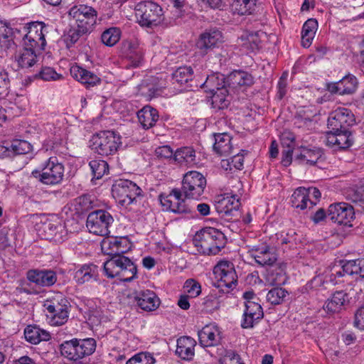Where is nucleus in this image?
<instances>
[{
	"label": "nucleus",
	"instance_id": "f257e3e1",
	"mask_svg": "<svg viewBox=\"0 0 364 364\" xmlns=\"http://www.w3.org/2000/svg\"><path fill=\"white\" fill-rule=\"evenodd\" d=\"M132 243L128 237L115 236V267L119 270L115 272V277L121 282H131L136 274L134 263L123 254L129 252Z\"/></svg>",
	"mask_w": 364,
	"mask_h": 364
},
{
	"label": "nucleus",
	"instance_id": "f03ea898",
	"mask_svg": "<svg viewBox=\"0 0 364 364\" xmlns=\"http://www.w3.org/2000/svg\"><path fill=\"white\" fill-rule=\"evenodd\" d=\"M193 242L199 253L203 255H216L226 243L225 235L214 228H205L198 232Z\"/></svg>",
	"mask_w": 364,
	"mask_h": 364
},
{
	"label": "nucleus",
	"instance_id": "7ed1b4c3",
	"mask_svg": "<svg viewBox=\"0 0 364 364\" xmlns=\"http://www.w3.org/2000/svg\"><path fill=\"white\" fill-rule=\"evenodd\" d=\"M96 349V341L93 338H73L63 341L60 346L61 355L65 358L77 361L92 355Z\"/></svg>",
	"mask_w": 364,
	"mask_h": 364
},
{
	"label": "nucleus",
	"instance_id": "20e7f679",
	"mask_svg": "<svg viewBox=\"0 0 364 364\" xmlns=\"http://www.w3.org/2000/svg\"><path fill=\"white\" fill-rule=\"evenodd\" d=\"M65 168L55 156L50 157L43 164L41 171L33 170L31 176L47 186H55L62 183Z\"/></svg>",
	"mask_w": 364,
	"mask_h": 364
},
{
	"label": "nucleus",
	"instance_id": "39448f33",
	"mask_svg": "<svg viewBox=\"0 0 364 364\" xmlns=\"http://www.w3.org/2000/svg\"><path fill=\"white\" fill-rule=\"evenodd\" d=\"M137 21L141 26L152 28L164 20L162 8L151 1L139 2L135 6Z\"/></svg>",
	"mask_w": 364,
	"mask_h": 364
},
{
	"label": "nucleus",
	"instance_id": "423d86ee",
	"mask_svg": "<svg viewBox=\"0 0 364 364\" xmlns=\"http://www.w3.org/2000/svg\"><path fill=\"white\" fill-rule=\"evenodd\" d=\"M49 26L43 22H32L27 28V33L23 38V48L41 53L46 46V35Z\"/></svg>",
	"mask_w": 364,
	"mask_h": 364
},
{
	"label": "nucleus",
	"instance_id": "0eeeda50",
	"mask_svg": "<svg viewBox=\"0 0 364 364\" xmlns=\"http://www.w3.org/2000/svg\"><path fill=\"white\" fill-rule=\"evenodd\" d=\"M213 274L217 280V287L226 288V291L234 289L237 284V275L232 262L221 260L214 267Z\"/></svg>",
	"mask_w": 364,
	"mask_h": 364
},
{
	"label": "nucleus",
	"instance_id": "6e6552de",
	"mask_svg": "<svg viewBox=\"0 0 364 364\" xmlns=\"http://www.w3.org/2000/svg\"><path fill=\"white\" fill-rule=\"evenodd\" d=\"M68 301L61 294L45 301L43 306L50 314V323L52 326H62L68 321Z\"/></svg>",
	"mask_w": 364,
	"mask_h": 364
},
{
	"label": "nucleus",
	"instance_id": "1a4fd4ad",
	"mask_svg": "<svg viewBox=\"0 0 364 364\" xmlns=\"http://www.w3.org/2000/svg\"><path fill=\"white\" fill-rule=\"evenodd\" d=\"M68 16L75 21V24L90 33L96 24L97 12L92 6L80 4L72 6Z\"/></svg>",
	"mask_w": 364,
	"mask_h": 364
},
{
	"label": "nucleus",
	"instance_id": "9d476101",
	"mask_svg": "<svg viewBox=\"0 0 364 364\" xmlns=\"http://www.w3.org/2000/svg\"><path fill=\"white\" fill-rule=\"evenodd\" d=\"M206 186V179L198 171L186 173L182 181L181 192L187 198L198 199L203 193Z\"/></svg>",
	"mask_w": 364,
	"mask_h": 364
},
{
	"label": "nucleus",
	"instance_id": "9b49d317",
	"mask_svg": "<svg viewBox=\"0 0 364 364\" xmlns=\"http://www.w3.org/2000/svg\"><path fill=\"white\" fill-rule=\"evenodd\" d=\"M115 200L121 206L127 207L134 202L136 197L141 196V188L129 180L115 179Z\"/></svg>",
	"mask_w": 364,
	"mask_h": 364
},
{
	"label": "nucleus",
	"instance_id": "f8f14e48",
	"mask_svg": "<svg viewBox=\"0 0 364 364\" xmlns=\"http://www.w3.org/2000/svg\"><path fill=\"white\" fill-rule=\"evenodd\" d=\"M180 189L173 188L168 195L161 194L159 200L164 209L176 214H187L192 212L191 208L183 199Z\"/></svg>",
	"mask_w": 364,
	"mask_h": 364
},
{
	"label": "nucleus",
	"instance_id": "ddd939ff",
	"mask_svg": "<svg viewBox=\"0 0 364 364\" xmlns=\"http://www.w3.org/2000/svg\"><path fill=\"white\" fill-rule=\"evenodd\" d=\"M112 217L105 211L99 210L90 213L87 218L86 225L89 231L95 235L105 236L110 233L108 227Z\"/></svg>",
	"mask_w": 364,
	"mask_h": 364
},
{
	"label": "nucleus",
	"instance_id": "4468645a",
	"mask_svg": "<svg viewBox=\"0 0 364 364\" xmlns=\"http://www.w3.org/2000/svg\"><path fill=\"white\" fill-rule=\"evenodd\" d=\"M355 213L353 208L346 203H337L329 205L327 216L333 223L350 225Z\"/></svg>",
	"mask_w": 364,
	"mask_h": 364
},
{
	"label": "nucleus",
	"instance_id": "2eb2a0df",
	"mask_svg": "<svg viewBox=\"0 0 364 364\" xmlns=\"http://www.w3.org/2000/svg\"><path fill=\"white\" fill-rule=\"evenodd\" d=\"M118 49L119 56L127 59L131 66L137 67L141 63L144 51L136 41L124 40Z\"/></svg>",
	"mask_w": 364,
	"mask_h": 364
},
{
	"label": "nucleus",
	"instance_id": "dca6fc26",
	"mask_svg": "<svg viewBox=\"0 0 364 364\" xmlns=\"http://www.w3.org/2000/svg\"><path fill=\"white\" fill-rule=\"evenodd\" d=\"M355 122L354 115L346 108H338L328 119V127L336 132L348 130Z\"/></svg>",
	"mask_w": 364,
	"mask_h": 364
},
{
	"label": "nucleus",
	"instance_id": "f3484780",
	"mask_svg": "<svg viewBox=\"0 0 364 364\" xmlns=\"http://www.w3.org/2000/svg\"><path fill=\"white\" fill-rule=\"evenodd\" d=\"M223 42L222 32L218 28H210L200 35L196 43V47L201 53L206 54L209 50L218 47Z\"/></svg>",
	"mask_w": 364,
	"mask_h": 364
},
{
	"label": "nucleus",
	"instance_id": "a211bd4d",
	"mask_svg": "<svg viewBox=\"0 0 364 364\" xmlns=\"http://www.w3.org/2000/svg\"><path fill=\"white\" fill-rule=\"evenodd\" d=\"M90 143L91 149L99 154H112L114 147V131H105L94 135Z\"/></svg>",
	"mask_w": 364,
	"mask_h": 364
},
{
	"label": "nucleus",
	"instance_id": "6ab92c4d",
	"mask_svg": "<svg viewBox=\"0 0 364 364\" xmlns=\"http://www.w3.org/2000/svg\"><path fill=\"white\" fill-rule=\"evenodd\" d=\"M249 254L257 264L262 266L271 267L277 259L274 248L265 244L252 246L249 250Z\"/></svg>",
	"mask_w": 364,
	"mask_h": 364
},
{
	"label": "nucleus",
	"instance_id": "aec40b11",
	"mask_svg": "<svg viewBox=\"0 0 364 364\" xmlns=\"http://www.w3.org/2000/svg\"><path fill=\"white\" fill-rule=\"evenodd\" d=\"M240 205V198L237 195L224 193L215 197V210L220 214L230 215L233 210L238 209Z\"/></svg>",
	"mask_w": 364,
	"mask_h": 364
},
{
	"label": "nucleus",
	"instance_id": "412c9836",
	"mask_svg": "<svg viewBox=\"0 0 364 364\" xmlns=\"http://www.w3.org/2000/svg\"><path fill=\"white\" fill-rule=\"evenodd\" d=\"M27 279L36 285L49 287L57 282V274L50 269H31L27 272Z\"/></svg>",
	"mask_w": 364,
	"mask_h": 364
},
{
	"label": "nucleus",
	"instance_id": "4be33fe9",
	"mask_svg": "<svg viewBox=\"0 0 364 364\" xmlns=\"http://www.w3.org/2000/svg\"><path fill=\"white\" fill-rule=\"evenodd\" d=\"M199 343L203 347L218 345L222 336L219 328L215 325H206L198 333Z\"/></svg>",
	"mask_w": 364,
	"mask_h": 364
},
{
	"label": "nucleus",
	"instance_id": "5701e85b",
	"mask_svg": "<svg viewBox=\"0 0 364 364\" xmlns=\"http://www.w3.org/2000/svg\"><path fill=\"white\" fill-rule=\"evenodd\" d=\"M70 73L74 79L87 88L94 87L101 82L100 78L96 74L77 65H73L70 69Z\"/></svg>",
	"mask_w": 364,
	"mask_h": 364
},
{
	"label": "nucleus",
	"instance_id": "b1692460",
	"mask_svg": "<svg viewBox=\"0 0 364 364\" xmlns=\"http://www.w3.org/2000/svg\"><path fill=\"white\" fill-rule=\"evenodd\" d=\"M348 301V294L346 292L343 290L337 291L326 301L323 309L328 314L338 313Z\"/></svg>",
	"mask_w": 364,
	"mask_h": 364
},
{
	"label": "nucleus",
	"instance_id": "393cba45",
	"mask_svg": "<svg viewBox=\"0 0 364 364\" xmlns=\"http://www.w3.org/2000/svg\"><path fill=\"white\" fill-rule=\"evenodd\" d=\"M196 341L190 336H182L177 340L176 354L183 360H191L195 355Z\"/></svg>",
	"mask_w": 364,
	"mask_h": 364
},
{
	"label": "nucleus",
	"instance_id": "a878e982",
	"mask_svg": "<svg viewBox=\"0 0 364 364\" xmlns=\"http://www.w3.org/2000/svg\"><path fill=\"white\" fill-rule=\"evenodd\" d=\"M137 305L144 311H152L156 310L160 304L156 294L149 290L140 291L135 297Z\"/></svg>",
	"mask_w": 364,
	"mask_h": 364
},
{
	"label": "nucleus",
	"instance_id": "bb28decb",
	"mask_svg": "<svg viewBox=\"0 0 364 364\" xmlns=\"http://www.w3.org/2000/svg\"><path fill=\"white\" fill-rule=\"evenodd\" d=\"M173 161L180 166H193L197 164L195 149L191 146H183L176 150Z\"/></svg>",
	"mask_w": 364,
	"mask_h": 364
},
{
	"label": "nucleus",
	"instance_id": "cd10ccee",
	"mask_svg": "<svg viewBox=\"0 0 364 364\" xmlns=\"http://www.w3.org/2000/svg\"><path fill=\"white\" fill-rule=\"evenodd\" d=\"M228 86L232 88L240 87H250L254 82L253 76L245 71L235 70L232 72L227 78Z\"/></svg>",
	"mask_w": 364,
	"mask_h": 364
},
{
	"label": "nucleus",
	"instance_id": "c85d7f7f",
	"mask_svg": "<svg viewBox=\"0 0 364 364\" xmlns=\"http://www.w3.org/2000/svg\"><path fill=\"white\" fill-rule=\"evenodd\" d=\"M343 271L348 275L358 274L359 277L356 279V284L360 287L364 282V258L346 261L343 264ZM363 291L364 289L360 288V291Z\"/></svg>",
	"mask_w": 364,
	"mask_h": 364
},
{
	"label": "nucleus",
	"instance_id": "c756f323",
	"mask_svg": "<svg viewBox=\"0 0 364 364\" xmlns=\"http://www.w3.org/2000/svg\"><path fill=\"white\" fill-rule=\"evenodd\" d=\"M99 268L97 265L90 263L85 264L75 273V279L79 284L90 281H96L99 275Z\"/></svg>",
	"mask_w": 364,
	"mask_h": 364
},
{
	"label": "nucleus",
	"instance_id": "7c9ffc66",
	"mask_svg": "<svg viewBox=\"0 0 364 364\" xmlns=\"http://www.w3.org/2000/svg\"><path fill=\"white\" fill-rule=\"evenodd\" d=\"M136 114L139 123L145 129L153 127L159 117L158 111L149 105L144 106Z\"/></svg>",
	"mask_w": 364,
	"mask_h": 364
},
{
	"label": "nucleus",
	"instance_id": "2f4dec72",
	"mask_svg": "<svg viewBox=\"0 0 364 364\" xmlns=\"http://www.w3.org/2000/svg\"><path fill=\"white\" fill-rule=\"evenodd\" d=\"M309 191L304 187H299L296 188L291 197V205L300 210H304L307 208H312L316 203L311 201L309 199Z\"/></svg>",
	"mask_w": 364,
	"mask_h": 364
},
{
	"label": "nucleus",
	"instance_id": "473e14b6",
	"mask_svg": "<svg viewBox=\"0 0 364 364\" xmlns=\"http://www.w3.org/2000/svg\"><path fill=\"white\" fill-rule=\"evenodd\" d=\"M213 151L220 156L228 155L232 151V137L226 132L214 134Z\"/></svg>",
	"mask_w": 364,
	"mask_h": 364
},
{
	"label": "nucleus",
	"instance_id": "72a5a7b5",
	"mask_svg": "<svg viewBox=\"0 0 364 364\" xmlns=\"http://www.w3.org/2000/svg\"><path fill=\"white\" fill-rule=\"evenodd\" d=\"M200 87L205 90L206 92L214 94L220 91V89L226 88V82L224 75L220 73H214L208 75L205 81L200 85Z\"/></svg>",
	"mask_w": 364,
	"mask_h": 364
},
{
	"label": "nucleus",
	"instance_id": "f704fd0d",
	"mask_svg": "<svg viewBox=\"0 0 364 364\" xmlns=\"http://www.w3.org/2000/svg\"><path fill=\"white\" fill-rule=\"evenodd\" d=\"M24 336L28 342L34 345L41 341H49L50 338L49 332L36 326H28L24 330Z\"/></svg>",
	"mask_w": 364,
	"mask_h": 364
},
{
	"label": "nucleus",
	"instance_id": "c9c22d12",
	"mask_svg": "<svg viewBox=\"0 0 364 364\" xmlns=\"http://www.w3.org/2000/svg\"><path fill=\"white\" fill-rule=\"evenodd\" d=\"M266 280L272 286L284 284L287 280L284 268L282 265H272L267 269Z\"/></svg>",
	"mask_w": 364,
	"mask_h": 364
},
{
	"label": "nucleus",
	"instance_id": "e433bc0d",
	"mask_svg": "<svg viewBox=\"0 0 364 364\" xmlns=\"http://www.w3.org/2000/svg\"><path fill=\"white\" fill-rule=\"evenodd\" d=\"M318 28V22L314 18L308 19L303 25L301 31V45L304 48H309Z\"/></svg>",
	"mask_w": 364,
	"mask_h": 364
},
{
	"label": "nucleus",
	"instance_id": "4c0bfd02",
	"mask_svg": "<svg viewBox=\"0 0 364 364\" xmlns=\"http://www.w3.org/2000/svg\"><path fill=\"white\" fill-rule=\"evenodd\" d=\"M39 54L33 50L23 48L16 56V59L21 68H31L36 63L37 56Z\"/></svg>",
	"mask_w": 364,
	"mask_h": 364
},
{
	"label": "nucleus",
	"instance_id": "58836bf2",
	"mask_svg": "<svg viewBox=\"0 0 364 364\" xmlns=\"http://www.w3.org/2000/svg\"><path fill=\"white\" fill-rule=\"evenodd\" d=\"M241 46L247 50L254 52L259 48L261 43L259 37V32L250 33L242 35L240 37Z\"/></svg>",
	"mask_w": 364,
	"mask_h": 364
},
{
	"label": "nucleus",
	"instance_id": "ea45409f",
	"mask_svg": "<svg viewBox=\"0 0 364 364\" xmlns=\"http://www.w3.org/2000/svg\"><path fill=\"white\" fill-rule=\"evenodd\" d=\"M321 156L318 150L302 148L300 154L296 156V160L299 161L301 163L314 165Z\"/></svg>",
	"mask_w": 364,
	"mask_h": 364
},
{
	"label": "nucleus",
	"instance_id": "a19ab883",
	"mask_svg": "<svg viewBox=\"0 0 364 364\" xmlns=\"http://www.w3.org/2000/svg\"><path fill=\"white\" fill-rule=\"evenodd\" d=\"M193 75V71L191 67H180L172 74V80L173 83L183 85L192 80Z\"/></svg>",
	"mask_w": 364,
	"mask_h": 364
},
{
	"label": "nucleus",
	"instance_id": "79ce46f5",
	"mask_svg": "<svg viewBox=\"0 0 364 364\" xmlns=\"http://www.w3.org/2000/svg\"><path fill=\"white\" fill-rule=\"evenodd\" d=\"M338 83L341 95H350L356 90L357 79L355 76L348 75L339 80Z\"/></svg>",
	"mask_w": 364,
	"mask_h": 364
},
{
	"label": "nucleus",
	"instance_id": "37998d69",
	"mask_svg": "<svg viewBox=\"0 0 364 364\" xmlns=\"http://www.w3.org/2000/svg\"><path fill=\"white\" fill-rule=\"evenodd\" d=\"M87 33H90L80 26L76 24L72 26L64 36L67 46L69 47L74 45L82 36Z\"/></svg>",
	"mask_w": 364,
	"mask_h": 364
},
{
	"label": "nucleus",
	"instance_id": "c03bdc74",
	"mask_svg": "<svg viewBox=\"0 0 364 364\" xmlns=\"http://www.w3.org/2000/svg\"><path fill=\"white\" fill-rule=\"evenodd\" d=\"M288 296V292L282 287H274L270 289L267 294V300L271 304L277 305L283 303L286 297Z\"/></svg>",
	"mask_w": 364,
	"mask_h": 364
},
{
	"label": "nucleus",
	"instance_id": "a18cd8bd",
	"mask_svg": "<svg viewBox=\"0 0 364 364\" xmlns=\"http://www.w3.org/2000/svg\"><path fill=\"white\" fill-rule=\"evenodd\" d=\"M242 153H238L235 154L232 157L228 160H223L222 166L226 170L229 169L232 171L233 168L236 170H241L243 168L244 164V154L247 153V151L242 150Z\"/></svg>",
	"mask_w": 364,
	"mask_h": 364
},
{
	"label": "nucleus",
	"instance_id": "49530a36",
	"mask_svg": "<svg viewBox=\"0 0 364 364\" xmlns=\"http://www.w3.org/2000/svg\"><path fill=\"white\" fill-rule=\"evenodd\" d=\"M90 166L92 169L93 178L96 179L101 178L109 170V166L105 161L94 160L90 162Z\"/></svg>",
	"mask_w": 364,
	"mask_h": 364
},
{
	"label": "nucleus",
	"instance_id": "de8ad7c7",
	"mask_svg": "<svg viewBox=\"0 0 364 364\" xmlns=\"http://www.w3.org/2000/svg\"><path fill=\"white\" fill-rule=\"evenodd\" d=\"M11 150H12L13 156L15 155L26 154L29 153L32 146L29 142L21 139H14L11 143Z\"/></svg>",
	"mask_w": 364,
	"mask_h": 364
},
{
	"label": "nucleus",
	"instance_id": "09e8293b",
	"mask_svg": "<svg viewBox=\"0 0 364 364\" xmlns=\"http://www.w3.org/2000/svg\"><path fill=\"white\" fill-rule=\"evenodd\" d=\"M10 29L0 23V50H6L14 44Z\"/></svg>",
	"mask_w": 364,
	"mask_h": 364
},
{
	"label": "nucleus",
	"instance_id": "8fccbe9b",
	"mask_svg": "<svg viewBox=\"0 0 364 364\" xmlns=\"http://www.w3.org/2000/svg\"><path fill=\"white\" fill-rule=\"evenodd\" d=\"M228 90L227 88L220 89L212 95V105L215 108L223 109L228 105V100L226 99Z\"/></svg>",
	"mask_w": 364,
	"mask_h": 364
},
{
	"label": "nucleus",
	"instance_id": "3c124183",
	"mask_svg": "<svg viewBox=\"0 0 364 364\" xmlns=\"http://www.w3.org/2000/svg\"><path fill=\"white\" fill-rule=\"evenodd\" d=\"M256 6V0H237L235 9L240 15L250 14Z\"/></svg>",
	"mask_w": 364,
	"mask_h": 364
},
{
	"label": "nucleus",
	"instance_id": "603ef678",
	"mask_svg": "<svg viewBox=\"0 0 364 364\" xmlns=\"http://www.w3.org/2000/svg\"><path fill=\"white\" fill-rule=\"evenodd\" d=\"M336 149H344L351 146L353 138L349 130L338 131L337 134Z\"/></svg>",
	"mask_w": 364,
	"mask_h": 364
},
{
	"label": "nucleus",
	"instance_id": "864d4df0",
	"mask_svg": "<svg viewBox=\"0 0 364 364\" xmlns=\"http://www.w3.org/2000/svg\"><path fill=\"white\" fill-rule=\"evenodd\" d=\"M184 288L188 294V296L192 298L198 296L201 293L200 284L193 279H188L186 281Z\"/></svg>",
	"mask_w": 364,
	"mask_h": 364
},
{
	"label": "nucleus",
	"instance_id": "5fc2aeb1",
	"mask_svg": "<svg viewBox=\"0 0 364 364\" xmlns=\"http://www.w3.org/2000/svg\"><path fill=\"white\" fill-rule=\"evenodd\" d=\"M38 75L41 79L45 81H55L63 78L61 74L57 73L55 70L50 67L43 68L39 72Z\"/></svg>",
	"mask_w": 364,
	"mask_h": 364
},
{
	"label": "nucleus",
	"instance_id": "6e6d98bb",
	"mask_svg": "<svg viewBox=\"0 0 364 364\" xmlns=\"http://www.w3.org/2000/svg\"><path fill=\"white\" fill-rule=\"evenodd\" d=\"M155 359L149 353H139L130 358L126 364H154Z\"/></svg>",
	"mask_w": 364,
	"mask_h": 364
},
{
	"label": "nucleus",
	"instance_id": "4d7b16f0",
	"mask_svg": "<svg viewBox=\"0 0 364 364\" xmlns=\"http://www.w3.org/2000/svg\"><path fill=\"white\" fill-rule=\"evenodd\" d=\"M101 241V250L104 255L108 256L109 258H114V237L109 235Z\"/></svg>",
	"mask_w": 364,
	"mask_h": 364
},
{
	"label": "nucleus",
	"instance_id": "13d9d810",
	"mask_svg": "<svg viewBox=\"0 0 364 364\" xmlns=\"http://www.w3.org/2000/svg\"><path fill=\"white\" fill-rule=\"evenodd\" d=\"M263 316L264 315L259 316L255 313L244 311L243 319L241 326L243 328H252L255 322H257L259 320L262 318Z\"/></svg>",
	"mask_w": 364,
	"mask_h": 364
},
{
	"label": "nucleus",
	"instance_id": "bf43d9fd",
	"mask_svg": "<svg viewBox=\"0 0 364 364\" xmlns=\"http://www.w3.org/2000/svg\"><path fill=\"white\" fill-rule=\"evenodd\" d=\"M221 364H244L241 362L240 355L232 350H225V355L220 358Z\"/></svg>",
	"mask_w": 364,
	"mask_h": 364
},
{
	"label": "nucleus",
	"instance_id": "052dcab7",
	"mask_svg": "<svg viewBox=\"0 0 364 364\" xmlns=\"http://www.w3.org/2000/svg\"><path fill=\"white\" fill-rule=\"evenodd\" d=\"M281 144L284 149H294L295 145L294 134L290 132H284L281 135Z\"/></svg>",
	"mask_w": 364,
	"mask_h": 364
},
{
	"label": "nucleus",
	"instance_id": "680f3d73",
	"mask_svg": "<svg viewBox=\"0 0 364 364\" xmlns=\"http://www.w3.org/2000/svg\"><path fill=\"white\" fill-rule=\"evenodd\" d=\"M294 124L298 128H309L312 125V119L310 116L302 114L301 111L299 112L295 117Z\"/></svg>",
	"mask_w": 364,
	"mask_h": 364
},
{
	"label": "nucleus",
	"instance_id": "e2e57ef3",
	"mask_svg": "<svg viewBox=\"0 0 364 364\" xmlns=\"http://www.w3.org/2000/svg\"><path fill=\"white\" fill-rule=\"evenodd\" d=\"M287 77L288 74L287 73H284L280 77L278 83H277V97L279 100H282L287 91Z\"/></svg>",
	"mask_w": 364,
	"mask_h": 364
},
{
	"label": "nucleus",
	"instance_id": "0e129e2a",
	"mask_svg": "<svg viewBox=\"0 0 364 364\" xmlns=\"http://www.w3.org/2000/svg\"><path fill=\"white\" fill-rule=\"evenodd\" d=\"M352 201L361 207L364 211V186L356 188L351 195Z\"/></svg>",
	"mask_w": 364,
	"mask_h": 364
},
{
	"label": "nucleus",
	"instance_id": "69168bd1",
	"mask_svg": "<svg viewBox=\"0 0 364 364\" xmlns=\"http://www.w3.org/2000/svg\"><path fill=\"white\" fill-rule=\"evenodd\" d=\"M156 155L159 158L169 159L173 160L174 152L171 146L168 145L161 146L156 149Z\"/></svg>",
	"mask_w": 364,
	"mask_h": 364
},
{
	"label": "nucleus",
	"instance_id": "338daca9",
	"mask_svg": "<svg viewBox=\"0 0 364 364\" xmlns=\"http://www.w3.org/2000/svg\"><path fill=\"white\" fill-rule=\"evenodd\" d=\"M114 36V28H109L106 29L101 36V40L103 44L107 46H114V40L112 39Z\"/></svg>",
	"mask_w": 364,
	"mask_h": 364
},
{
	"label": "nucleus",
	"instance_id": "774afa93",
	"mask_svg": "<svg viewBox=\"0 0 364 364\" xmlns=\"http://www.w3.org/2000/svg\"><path fill=\"white\" fill-rule=\"evenodd\" d=\"M354 326L364 330V306L359 308L355 314Z\"/></svg>",
	"mask_w": 364,
	"mask_h": 364
}]
</instances>
